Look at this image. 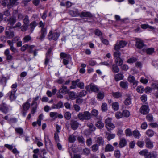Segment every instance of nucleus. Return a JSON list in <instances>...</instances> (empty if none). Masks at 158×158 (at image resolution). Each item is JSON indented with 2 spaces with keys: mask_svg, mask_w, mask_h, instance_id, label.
<instances>
[{
  "mask_svg": "<svg viewBox=\"0 0 158 158\" xmlns=\"http://www.w3.org/2000/svg\"><path fill=\"white\" fill-rule=\"evenodd\" d=\"M115 135L114 134H108L107 137V139L108 140H110L112 139L115 137Z\"/></svg>",
  "mask_w": 158,
  "mask_h": 158,
  "instance_id": "nucleus-61",
  "label": "nucleus"
},
{
  "mask_svg": "<svg viewBox=\"0 0 158 158\" xmlns=\"http://www.w3.org/2000/svg\"><path fill=\"white\" fill-rule=\"evenodd\" d=\"M71 116V114L69 112H67L65 113L64 117L67 120H69Z\"/></svg>",
  "mask_w": 158,
  "mask_h": 158,
  "instance_id": "nucleus-51",
  "label": "nucleus"
},
{
  "mask_svg": "<svg viewBox=\"0 0 158 158\" xmlns=\"http://www.w3.org/2000/svg\"><path fill=\"white\" fill-rule=\"evenodd\" d=\"M132 135L134 137L136 138H139L141 136L138 130H135L132 133Z\"/></svg>",
  "mask_w": 158,
  "mask_h": 158,
  "instance_id": "nucleus-26",
  "label": "nucleus"
},
{
  "mask_svg": "<svg viewBox=\"0 0 158 158\" xmlns=\"http://www.w3.org/2000/svg\"><path fill=\"white\" fill-rule=\"evenodd\" d=\"M101 107L102 110L103 111H106L107 110V105L106 103H102Z\"/></svg>",
  "mask_w": 158,
  "mask_h": 158,
  "instance_id": "nucleus-55",
  "label": "nucleus"
},
{
  "mask_svg": "<svg viewBox=\"0 0 158 158\" xmlns=\"http://www.w3.org/2000/svg\"><path fill=\"white\" fill-rule=\"evenodd\" d=\"M112 70L113 72L114 73H118L119 71L118 67L115 64H113L112 66Z\"/></svg>",
  "mask_w": 158,
  "mask_h": 158,
  "instance_id": "nucleus-29",
  "label": "nucleus"
},
{
  "mask_svg": "<svg viewBox=\"0 0 158 158\" xmlns=\"http://www.w3.org/2000/svg\"><path fill=\"white\" fill-rule=\"evenodd\" d=\"M117 51L114 52V56L116 58H119L121 53L119 51L116 50Z\"/></svg>",
  "mask_w": 158,
  "mask_h": 158,
  "instance_id": "nucleus-57",
  "label": "nucleus"
},
{
  "mask_svg": "<svg viewBox=\"0 0 158 158\" xmlns=\"http://www.w3.org/2000/svg\"><path fill=\"white\" fill-rule=\"evenodd\" d=\"M94 33L96 35L98 36H102V32L98 29L95 30Z\"/></svg>",
  "mask_w": 158,
  "mask_h": 158,
  "instance_id": "nucleus-60",
  "label": "nucleus"
},
{
  "mask_svg": "<svg viewBox=\"0 0 158 158\" xmlns=\"http://www.w3.org/2000/svg\"><path fill=\"white\" fill-rule=\"evenodd\" d=\"M0 111L5 114L8 112L9 108L5 103L2 102L0 104Z\"/></svg>",
  "mask_w": 158,
  "mask_h": 158,
  "instance_id": "nucleus-6",
  "label": "nucleus"
},
{
  "mask_svg": "<svg viewBox=\"0 0 158 158\" xmlns=\"http://www.w3.org/2000/svg\"><path fill=\"white\" fill-rule=\"evenodd\" d=\"M144 46L143 41L140 39H138L135 44L136 47L138 48L141 49Z\"/></svg>",
  "mask_w": 158,
  "mask_h": 158,
  "instance_id": "nucleus-12",
  "label": "nucleus"
},
{
  "mask_svg": "<svg viewBox=\"0 0 158 158\" xmlns=\"http://www.w3.org/2000/svg\"><path fill=\"white\" fill-rule=\"evenodd\" d=\"M97 143L98 145H103L104 144V141L102 137H98L97 138Z\"/></svg>",
  "mask_w": 158,
  "mask_h": 158,
  "instance_id": "nucleus-27",
  "label": "nucleus"
},
{
  "mask_svg": "<svg viewBox=\"0 0 158 158\" xmlns=\"http://www.w3.org/2000/svg\"><path fill=\"white\" fill-rule=\"evenodd\" d=\"M15 130L16 132L19 134L22 135L23 133V131L21 128H15Z\"/></svg>",
  "mask_w": 158,
  "mask_h": 158,
  "instance_id": "nucleus-46",
  "label": "nucleus"
},
{
  "mask_svg": "<svg viewBox=\"0 0 158 158\" xmlns=\"http://www.w3.org/2000/svg\"><path fill=\"white\" fill-rule=\"evenodd\" d=\"M76 137L74 135L70 136L69 138V141L71 143H73L76 140Z\"/></svg>",
  "mask_w": 158,
  "mask_h": 158,
  "instance_id": "nucleus-42",
  "label": "nucleus"
},
{
  "mask_svg": "<svg viewBox=\"0 0 158 158\" xmlns=\"http://www.w3.org/2000/svg\"><path fill=\"white\" fill-rule=\"evenodd\" d=\"M92 150L94 152H96L97 151L99 148L98 145L96 144L93 145L92 146Z\"/></svg>",
  "mask_w": 158,
  "mask_h": 158,
  "instance_id": "nucleus-41",
  "label": "nucleus"
},
{
  "mask_svg": "<svg viewBox=\"0 0 158 158\" xmlns=\"http://www.w3.org/2000/svg\"><path fill=\"white\" fill-rule=\"evenodd\" d=\"M5 55L6 57V60H11L13 58V56L10 54V51L9 49H7L4 52Z\"/></svg>",
  "mask_w": 158,
  "mask_h": 158,
  "instance_id": "nucleus-16",
  "label": "nucleus"
},
{
  "mask_svg": "<svg viewBox=\"0 0 158 158\" xmlns=\"http://www.w3.org/2000/svg\"><path fill=\"white\" fill-rule=\"evenodd\" d=\"M16 89H13L12 91L9 92L8 93V95L9 96L10 99L11 101L15 100L16 98V97L15 96V94L16 91Z\"/></svg>",
  "mask_w": 158,
  "mask_h": 158,
  "instance_id": "nucleus-9",
  "label": "nucleus"
},
{
  "mask_svg": "<svg viewBox=\"0 0 158 158\" xmlns=\"http://www.w3.org/2000/svg\"><path fill=\"white\" fill-rule=\"evenodd\" d=\"M5 33L6 37L9 39L12 38L14 36L13 32L11 31L9 29L8 30H6Z\"/></svg>",
  "mask_w": 158,
  "mask_h": 158,
  "instance_id": "nucleus-17",
  "label": "nucleus"
},
{
  "mask_svg": "<svg viewBox=\"0 0 158 158\" xmlns=\"http://www.w3.org/2000/svg\"><path fill=\"white\" fill-rule=\"evenodd\" d=\"M69 90L67 88V87L66 86H63L62 88L60 89L59 91L60 94H66L68 93Z\"/></svg>",
  "mask_w": 158,
  "mask_h": 158,
  "instance_id": "nucleus-21",
  "label": "nucleus"
},
{
  "mask_svg": "<svg viewBox=\"0 0 158 158\" xmlns=\"http://www.w3.org/2000/svg\"><path fill=\"white\" fill-rule=\"evenodd\" d=\"M60 57L61 58H64L63 63L64 65H67L69 63L68 60L71 59L70 55L67 54L64 52H62L60 54Z\"/></svg>",
  "mask_w": 158,
  "mask_h": 158,
  "instance_id": "nucleus-4",
  "label": "nucleus"
},
{
  "mask_svg": "<svg viewBox=\"0 0 158 158\" xmlns=\"http://www.w3.org/2000/svg\"><path fill=\"white\" fill-rule=\"evenodd\" d=\"M128 80L130 83H133V85L136 87L137 85L138 81L135 80L134 76L130 75L128 77Z\"/></svg>",
  "mask_w": 158,
  "mask_h": 158,
  "instance_id": "nucleus-8",
  "label": "nucleus"
},
{
  "mask_svg": "<svg viewBox=\"0 0 158 158\" xmlns=\"http://www.w3.org/2000/svg\"><path fill=\"white\" fill-rule=\"evenodd\" d=\"M91 113L88 111L83 112H79L77 115V118L80 120L83 121L84 120H88L91 118Z\"/></svg>",
  "mask_w": 158,
  "mask_h": 158,
  "instance_id": "nucleus-1",
  "label": "nucleus"
},
{
  "mask_svg": "<svg viewBox=\"0 0 158 158\" xmlns=\"http://www.w3.org/2000/svg\"><path fill=\"white\" fill-rule=\"evenodd\" d=\"M90 150L87 148H85L83 150V154L85 155H88L90 153Z\"/></svg>",
  "mask_w": 158,
  "mask_h": 158,
  "instance_id": "nucleus-50",
  "label": "nucleus"
},
{
  "mask_svg": "<svg viewBox=\"0 0 158 158\" xmlns=\"http://www.w3.org/2000/svg\"><path fill=\"white\" fill-rule=\"evenodd\" d=\"M113 96L115 98H119L122 96L121 94L119 92L113 93L112 94Z\"/></svg>",
  "mask_w": 158,
  "mask_h": 158,
  "instance_id": "nucleus-44",
  "label": "nucleus"
},
{
  "mask_svg": "<svg viewBox=\"0 0 158 158\" xmlns=\"http://www.w3.org/2000/svg\"><path fill=\"white\" fill-rule=\"evenodd\" d=\"M140 112L143 114H147L149 112L148 106L146 105H143L141 107Z\"/></svg>",
  "mask_w": 158,
  "mask_h": 158,
  "instance_id": "nucleus-13",
  "label": "nucleus"
},
{
  "mask_svg": "<svg viewBox=\"0 0 158 158\" xmlns=\"http://www.w3.org/2000/svg\"><path fill=\"white\" fill-rule=\"evenodd\" d=\"M1 4L4 6H8V4H9V0H1L0 1Z\"/></svg>",
  "mask_w": 158,
  "mask_h": 158,
  "instance_id": "nucleus-48",
  "label": "nucleus"
},
{
  "mask_svg": "<svg viewBox=\"0 0 158 158\" xmlns=\"http://www.w3.org/2000/svg\"><path fill=\"white\" fill-rule=\"evenodd\" d=\"M31 37L28 35L25 36L23 39L24 42H27L31 40Z\"/></svg>",
  "mask_w": 158,
  "mask_h": 158,
  "instance_id": "nucleus-52",
  "label": "nucleus"
},
{
  "mask_svg": "<svg viewBox=\"0 0 158 158\" xmlns=\"http://www.w3.org/2000/svg\"><path fill=\"white\" fill-rule=\"evenodd\" d=\"M29 45L28 44L23 45L21 48V50L22 51H24L26 49L29 48Z\"/></svg>",
  "mask_w": 158,
  "mask_h": 158,
  "instance_id": "nucleus-64",
  "label": "nucleus"
},
{
  "mask_svg": "<svg viewBox=\"0 0 158 158\" xmlns=\"http://www.w3.org/2000/svg\"><path fill=\"white\" fill-rule=\"evenodd\" d=\"M63 107V103L60 101L57 104H54L52 106V109H59L62 108Z\"/></svg>",
  "mask_w": 158,
  "mask_h": 158,
  "instance_id": "nucleus-20",
  "label": "nucleus"
},
{
  "mask_svg": "<svg viewBox=\"0 0 158 158\" xmlns=\"http://www.w3.org/2000/svg\"><path fill=\"white\" fill-rule=\"evenodd\" d=\"M114 156L115 158H120L121 156L120 151L118 150H115L114 151Z\"/></svg>",
  "mask_w": 158,
  "mask_h": 158,
  "instance_id": "nucleus-40",
  "label": "nucleus"
},
{
  "mask_svg": "<svg viewBox=\"0 0 158 158\" xmlns=\"http://www.w3.org/2000/svg\"><path fill=\"white\" fill-rule=\"evenodd\" d=\"M145 51L147 54L151 55L154 52V49L152 48H149L145 49Z\"/></svg>",
  "mask_w": 158,
  "mask_h": 158,
  "instance_id": "nucleus-32",
  "label": "nucleus"
},
{
  "mask_svg": "<svg viewBox=\"0 0 158 158\" xmlns=\"http://www.w3.org/2000/svg\"><path fill=\"white\" fill-rule=\"evenodd\" d=\"M105 126L108 131L111 130L112 129L114 128L115 127L114 125L112 123L106 125Z\"/></svg>",
  "mask_w": 158,
  "mask_h": 158,
  "instance_id": "nucleus-35",
  "label": "nucleus"
},
{
  "mask_svg": "<svg viewBox=\"0 0 158 158\" xmlns=\"http://www.w3.org/2000/svg\"><path fill=\"white\" fill-rule=\"evenodd\" d=\"M115 116L117 119H119L122 118L123 116V114L120 112H117L115 114Z\"/></svg>",
  "mask_w": 158,
  "mask_h": 158,
  "instance_id": "nucleus-54",
  "label": "nucleus"
},
{
  "mask_svg": "<svg viewBox=\"0 0 158 158\" xmlns=\"http://www.w3.org/2000/svg\"><path fill=\"white\" fill-rule=\"evenodd\" d=\"M40 33V35L37 37V39L40 40L41 41H42L43 39L45 38L47 34L46 28L41 29Z\"/></svg>",
  "mask_w": 158,
  "mask_h": 158,
  "instance_id": "nucleus-7",
  "label": "nucleus"
},
{
  "mask_svg": "<svg viewBox=\"0 0 158 158\" xmlns=\"http://www.w3.org/2000/svg\"><path fill=\"white\" fill-rule=\"evenodd\" d=\"M60 35V33L55 32L53 33L52 31H50L48 34V38L49 40H57Z\"/></svg>",
  "mask_w": 158,
  "mask_h": 158,
  "instance_id": "nucleus-2",
  "label": "nucleus"
},
{
  "mask_svg": "<svg viewBox=\"0 0 158 158\" xmlns=\"http://www.w3.org/2000/svg\"><path fill=\"white\" fill-rule=\"evenodd\" d=\"M124 104L127 106L130 105L131 103V99L130 96H128L124 102Z\"/></svg>",
  "mask_w": 158,
  "mask_h": 158,
  "instance_id": "nucleus-28",
  "label": "nucleus"
},
{
  "mask_svg": "<svg viewBox=\"0 0 158 158\" xmlns=\"http://www.w3.org/2000/svg\"><path fill=\"white\" fill-rule=\"evenodd\" d=\"M124 76L121 73H118L116 74L114 77V79L116 81H118L119 80L123 79Z\"/></svg>",
  "mask_w": 158,
  "mask_h": 158,
  "instance_id": "nucleus-25",
  "label": "nucleus"
},
{
  "mask_svg": "<svg viewBox=\"0 0 158 158\" xmlns=\"http://www.w3.org/2000/svg\"><path fill=\"white\" fill-rule=\"evenodd\" d=\"M85 88L87 91H91L94 92H98L99 90V89L98 87L92 84L86 86Z\"/></svg>",
  "mask_w": 158,
  "mask_h": 158,
  "instance_id": "nucleus-5",
  "label": "nucleus"
},
{
  "mask_svg": "<svg viewBox=\"0 0 158 158\" xmlns=\"http://www.w3.org/2000/svg\"><path fill=\"white\" fill-rule=\"evenodd\" d=\"M137 145L139 147L141 148L144 145V142L142 141H138L137 143Z\"/></svg>",
  "mask_w": 158,
  "mask_h": 158,
  "instance_id": "nucleus-63",
  "label": "nucleus"
},
{
  "mask_svg": "<svg viewBox=\"0 0 158 158\" xmlns=\"http://www.w3.org/2000/svg\"><path fill=\"white\" fill-rule=\"evenodd\" d=\"M144 88L142 86H138L136 89L137 92L140 93H142L144 91Z\"/></svg>",
  "mask_w": 158,
  "mask_h": 158,
  "instance_id": "nucleus-45",
  "label": "nucleus"
},
{
  "mask_svg": "<svg viewBox=\"0 0 158 158\" xmlns=\"http://www.w3.org/2000/svg\"><path fill=\"white\" fill-rule=\"evenodd\" d=\"M17 19L16 17L15 16H12L8 20L9 23L10 24L13 25L16 22Z\"/></svg>",
  "mask_w": 158,
  "mask_h": 158,
  "instance_id": "nucleus-24",
  "label": "nucleus"
},
{
  "mask_svg": "<svg viewBox=\"0 0 158 158\" xmlns=\"http://www.w3.org/2000/svg\"><path fill=\"white\" fill-rule=\"evenodd\" d=\"M30 22V20L28 16L26 15L25 16L23 20V22L24 24L28 25V23Z\"/></svg>",
  "mask_w": 158,
  "mask_h": 158,
  "instance_id": "nucleus-37",
  "label": "nucleus"
},
{
  "mask_svg": "<svg viewBox=\"0 0 158 158\" xmlns=\"http://www.w3.org/2000/svg\"><path fill=\"white\" fill-rule=\"evenodd\" d=\"M120 85L121 87L125 89H126L128 87L127 83V82L121 81Z\"/></svg>",
  "mask_w": 158,
  "mask_h": 158,
  "instance_id": "nucleus-36",
  "label": "nucleus"
},
{
  "mask_svg": "<svg viewBox=\"0 0 158 158\" xmlns=\"http://www.w3.org/2000/svg\"><path fill=\"white\" fill-rule=\"evenodd\" d=\"M9 2L8 4V8H11L13 5L15 4L18 0H9Z\"/></svg>",
  "mask_w": 158,
  "mask_h": 158,
  "instance_id": "nucleus-33",
  "label": "nucleus"
},
{
  "mask_svg": "<svg viewBox=\"0 0 158 158\" xmlns=\"http://www.w3.org/2000/svg\"><path fill=\"white\" fill-rule=\"evenodd\" d=\"M77 87L81 89H83L84 88V83L83 82H78L77 84Z\"/></svg>",
  "mask_w": 158,
  "mask_h": 158,
  "instance_id": "nucleus-59",
  "label": "nucleus"
},
{
  "mask_svg": "<svg viewBox=\"0 0 158 158\" xmlns=\"http://www.w3.org/2000/svg\"><path fill=\"white\" fill-rule=\"evenodd\" d=\"M91 114V115L94 116H96L98 114V111L97 110L94 109L92 111Z\"/></svg>",
  "mask_w": 158,
  "mask_h": 158,
  "instance_id": "nucleus-62",
  "label": "nucleus"
},
{
  "mask_svg": "<svg viewBox=\"0 0 158 158\" xmlns=\"http://www.w3.org/2000/svg\"><path fill=\"white\" fill-rule=\"evenodd\" d=\"M145 143L146 146L147 148L149 149L153 148V143L148 138L146 139Z\"/></svg>",
  "mask_w": 158,
  "mask_h": 158,
  "instance_id": "nucleus-18",
  "label": "nucleus"
},
{
  "mask_svg": "<svg viewBox=\"0 0 158 158\" xmlns=\"http://www.w3.org/2000/svg\"><path fill=\"white\" fill-rule=\"evenodd\" d=\"M87 94V92L85 90H82L79 93V96L80 97H82L85 96Z\"/></svg>",
  "mask_w": 158,
  "mask_h": 158,
  "instance_id": "nucleus-56",
  "label": "nucleus"
},
{
  "mask_svg": "<svg viewBox=\"0 0 158 158\" xmlns=\"http://www.w3.org/2000/svg\"><path fill=\"white\" fill-rule=\"evenodd\" d=\"M30 101V99L28 100L26 103L23 104V108L24 111H27L29 109L30 106V104L29 102Z\"/></svg>",
  "mask_w": 158,
  "mask_h": 158,
  "instance_id": "nucleus-19",
  "label": "nucleus"
},
{
  "mask_svg": "<svg viewBox=\"0 0 158 158\" xmlns=\"http://www.w3.org/2000/svg\"><path fill=\"white\" fill-rule=\"evenodd\" d=\"M104 97V94L103 92H99L97 96V98L100 100H102Z\"/></svg>",
  "mask_w": 158,
  "mask_h": 158,
  "instance_id": "nucleus-43",
  "label": "nucleus"
},
{
  "mask_svg": "<svg viewBox=\"0 0 158 158\" xmlns=\"http://www.w3.org/2000/svg\"><path fill=\"white\" fill-rule=\"evenodd\" d=\"M96 126L98 128L102 129L104 127V124L101 121L99 120L97 122Z\"/></svg>",
  "mask_w": 158,
  "mask_h": 158,
  "instance_id": "nucleus-31",
  "label": "nucleus"
},
{
  "mask_svg": "<svg viewBox=\"0 0 158 158\" xmlns=\"http://www.w3.org/2000/svg\"><path fill=\"white\" fill-rule=\"evenodd\" d=\"M137 60V59L136 58L134 57H132L129 59L127 60V62L130 63H133L136 62Z\"/></svg>",
  "mask_w": 158,
  "mask_h": 158,
  "instance_id": "nucleus-58",
  "label": "nucleus"
},
{
  "mask_svg": "<svg viewBox=\"0 0 158 158\" xmlns=\"http://www.w3.org/2000/svg\"><path fill=\"white\" fill-rule=\"evenodd\" d=\"M127 44V42L124 41H118L115 45L114 49L115 50H118L121 48L124 47Z\"/></svg>",
  "mask_w": 158,
  "mask_h": 158,
  "instance_id": "nucleus-3",
  "label": "nucleus"
},
{
  "mask_svg": "<svg viewBox=\"0 0 158 158\" xmlns=\"http://www.w3.org/2000/svg\"><path fill=\"white\" fill-rule=\"evenodd\" d=\"M70 15L72 17H76L80 15V13L77 9L69 11Z\"/></svg>",
  "mask_w": 158,
  "mask_h": 158,
  "instance_id": "nucleus-14",
  "label": "nucleus"
},
{
  "mask_svg": "<svg viewBox=\"0 0 158 158\" xmlns=\"http://www.w3.org/2000/svg\"><path fill=\"white\" fill-rule=\"evenodd\" d=\"M115 62L118 65L120 66L122 65L123 61L120 58H117L115 59Z\"/></svg>",
  "mask_w": 158,
  "mask_h": 158,
  "instance_id": "nucleus-30",
  "label": "nucleus"
},
{
  "mask_svg": "<svg viewBox=\"0 0 158 158\" xmlns=\"http://www.w3.org/2000/svg\"><path fill=\"white\" fill-rule=\"evenodd\" d=\"M114 150V147L110 144H108L106 145L104 151L105 152H112Z\"/></svg>",
  "mask_w": 158,
  "mask_h": 158,
  "instance_id": "nucleus-15",
  "label": "nucleus"
},
{
  "mask_svg": "<svg viewBox=\"0 0 158 158\" xmlns=\"http://www.w3.org/2000/svg\"><path fill=\"white\" fill-rule=\"evenodd\" d=\"M69 94L70 98L71 99H74L75 98L76 95L75 93L73 92H68Z\"/></svg>",
  "mask_w": 158,
  "mask_h": 158,
  "instance_id": "nucleus-47",
  "label": "nucleus"
},
{
  "mask_svg": "<svg viewBox=\"0 0 158 158\" xmlns=\"http://www.w3.org/2000/svg\"><path fill=\"white\" fill-rule=\"evenodd\" d=\"M146 133L148 136L151 137L154 135V132L152 130L148 129Z\"/></svg>",
  "mask_w": 158,
  "mask_h": 158,
  "instance_id": "nucleus-38",
  "label": "nucleus"
},
{
  "mask_svg": "<svg viewBox=\"0 0 158 158\" xmlns=\"http://www.w3.org/2000/svg\"><path fill=\"white\" fill-rule=\"evenodd\" d=\"M79 125V123L77 121L72 120L71 121V128L73 130H76L78 128Z\"/></svg>",
  "mask_w": 158,
  "mask_h": 158,
  "instance_id": "nucleus-10",
  "label": "nucleus"
},
{
  "mask_svg": "<svg viewBox=\"0 0 158 158\" xmlns=\"http://www.w3.org/2000/svg\"><path fill=\"white\" fill-rule=\"evenodd\" d=\"M125 133L127 136H130L132 135V133L130 129H127L125 130Z\"/></svg>",
  "mask_w": 158,
  "mask_h": 158,
  "instance_id": "nucleus-53",
  "label": "nucleus"
},
{
  "mask_svg": "<svg viewBox=\"0 0 158 158\" xmlns=\"http://www.w3.org/2000/svg\"><path fill=\"white\" fill-rule=\"evenodd\" d=\"M80 17L81 18L83 17L91 18L93 15L91 13L89 12L83 11L80 14Z\"/></svg>",
  "mask_w": 158,
  "mask_h": 158,
  "instance_id": "nucleus-11",
  "label": "nucleus"
},
{
  "mask_svg": "<svg viewBox=\"0 0 158 158\" xmlns=\"http://www.w3.org/2000/svg\"><path fill=\"white\" fill-rule=\"evenodd\" d=\"M37 23L35 21L31 22L29 25L30 31L31 33H32L34 30L35 27L37 26Z\"/></svg>",
  "mask_w": 158,
  "mask_h": 158,
  "instance_id": "nucleus-22",
  "label": "nucleus"
},
{
  "mask_svg": "<svg viewBox=\"0 0 158 158\" xmlns=\"http://www.w3.org/2000/svg\"><path fill=\"white\" fill-rule=\"evenodd\" d=\"M87 126L89 127L91 131H94L96 129V127L91 123H89L87 124Z\"/></svg>",
  "mask_w": 158,
  "mask_h": 158,
  "instance_id": "nucleus-39",
  "label": "nucleus"
},
{
  "mask_svg": "<svg viewBox=\"0 0 158 158\" xmlns=\"http://www.w3.org/2000/svg\"><path fill=\"white\" fill-rule=\"evenodd\" d=\"M122 114L123 116L126 117H128L130 115V112L127 110H124L123 111Z\"/></svg>",
  "mask_w": 158,
  "mask_h": 158,
  "instance_id": "nucleus-49",
  "label": "nucleus"
},
{
  "mask_svg": "<svg viewBox=\"0 0 158 158\" xmlns=\"http://www.w3.org/2000/svg\"><path fill=\"white\" fill-rule=\"evenodd\" d=\"M127 144V141L125 139L121 138L120 139L119 146V147L120 148L123 147L125 146Z\"/></svg>",
  "mask_w": 158,
  "mask_h": 158,
  "instance_id": "nucleus-23",
  "label": "nucleus"
},
{
  "mask_svg": "<svg viewBox=\"0 0 158 158\" xmlns=\"http://www.w3.org/2000/svg\"><path fill=\"white\" fill-rule=\"evenodd\" d=\"M113 109L115 111L118 110L119 108L118 103L115 102L113 103L112 104Z\"/></svg>",
  "mask_w": 158,
  "mask_h": 158,
  "instance_id": "nucleus-34",
  "label": "nucleus"
}]
</instances>
